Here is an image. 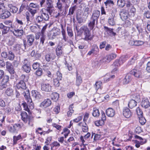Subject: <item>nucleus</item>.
Listing matches in <instances>:
<instances>
[{"label": "nucleus", "mask_w": 150, "mask_h": 150, "mask_svg": "<svg viewBox=\"0 0 150 150\" xmlns=\"http://www.w3.org/2000/svg\"><path fill=\"white\" fill-rule=\"evenodd\" d=\"M129 58V57L127 55H125L122 56L120 57L119 59L121 62V63L123 64L126 60Z\"/></svg>", "instance_id": "c9c22d12"}, {"label": "nucleus", "mask_w": 150, "mask_h": 150, "mask_svg": "<svg viewBox=\"0 0 150 150\" xmlns=\"http://www.w3.org/2000/svg\"><path fill=\"white\" fill-rule=\"evenodd\" d=\"M133 43H132L131 44L132 45H134L136 46H139L140 45H142L144 44V42H143L141 41H135L133 42Z\"/></svg>", "instance_id": "de8ad7c7"}, {"label": "nucleus", "mask_w": 150, "mask_h": 150, "mask_svg": "<svg viewBox=\"0 0 150 150\" xmlns=\"http://www.w3.org/2000/svg\"><path fill=\"white\" fill-rule=\"evenodd\" d=\"M32 94L33 96L37 99L40 98L42 97L40 93L36 90L32 91Z\"/></svg>", "instance_id": "aec40b11"}, {"label": "nucleus", "mask_w": 150, "mask_h": 150, "mask_svg": "<svg viewBox=\"0 0 150 150\" xmlns=\"http://www.w3.org/2000/svg\"><path fill=\"white\" fill-rule=\"evenodd\" d=\"M136 28L139 33H141L142 31V29L141 26L139 24H137L136 25Z\"/></svg>", "instance_id": "69168bd1"}, {"label": "nucleus", "mask_w": 150, "mask_h": 150, "mask_svg": "<svg viewBox=\"0 0 150 150\" xmlns=\"http://www.w3.org/2000/svg\"><path fill=\"white\" fill-rule=\"evenodd\" d=\"M116 20L115 19L114 15L109 17L108 19V23L110 25L114 26L115 24Z\"/></svg>", "instance_id": "4be33fe9"}, {"label": "nucleus", "mask_w": 150, "mask_h": 150, "mask_svg": "<svg viewBox=\"0 0 150 150\" xmlns=\"http://www.w3.org/2000/svg\"><path fill=\"white\" fill-rule=\"evenodd\" d=\"M141 105L143 108H150V103L148 99L143 100L141 103Z\"/></svg>", "instance_id": "4468645a"}, {"label": "nucleus", "mask_w": 150, "mask_h": 150, "mask_svg": "<svg viewBox=\"0 0 150 150\" xmlns=\"http://www.w3.org/2000/svg\"><path fill=\"white\" fill-rule=\"evenodd\" d=\"M136 111L138 117H140L141 116L143 115V112L139 107H137L136 108Z\"/></svg>", "instance_id": "c03bdc74"}, {"label": "nucleus", "mask_w": 150, "mask_h": 150, "mask_svg": "<svg viewBox=\"0 0 150 150\" xmlns=\"http://www.w3.org/2000/svg\"><path fill=\"white\" fill-rule=\"evenodd\" d=\"M105 5L107 6L108 5H110L111 4H113L114 3L113 1L110 0H108L104 2Z\"/></svg>", "instance_id": "338daca9"}, {"label": "nucleus", "mask_w": 150, "mask_h": 150, "mask_svg": "<svg viewBox=\"0 0 150 150\" xmlns=\"http://www.w3.org/2000/svg\"><path fill=\"white\" fill-rule=\"evenodd\" d=\"M0 28L2 29V33L3 34H7L10 29V28L4 25L2 23H0Z\"/></svg>", "instance_id": "f8f14e48"}, {"label": "nucleus", "mask_w": 150, "mask_h": 150, "mask_svg": "<svg viewBox=\"0 0 150 150\" xmlns=\"http://www.w3.org/2000/svg\"><path fill=\"white\" fill-rule=\"evenodd\" d=\"M136 58L135 57H133L131 59L129 60L128 62V64L129 65L133 64L135 62Z\"/></svg>", "instance_id": "052dcab7"}, {"label": "nucleus", "mask_w": 150, "mask_h": 150, "mask_svg": "<svg viewBox=\"0 0 150 150\" xmlns=\"http://www.w3.org/2000/svg\"><path fill=\"white\" fill-rule=\"evenodd\" d=\"M80 30L82 32H84V35L85 36L84 40H91L93 39V36L91 35L88 28L87 26L83 25L80 28Z\"/></svg>", "instance_id": "20e7f679"}, {"label": "nucleus", "mask_w": 150, "mask_h": 150, "mask_svg": "<svg viewBox=\"0 0 150 150\" xmlns=\"http://www.w3.org/2000/svg\"><path fill=\"white\" fill-rule=\"evenodd\" d=\"M41 90L45 92H50L51 90V86L50 84L43 83L41 85Z\"/></svg>", "instance_id": "9d476101"}, {"label": "nucleus", "mask_w": 150, "mask_h": 150, "mask_svg": "<svg viewBox=\"0 0 150 150\" xmlns=\"http://www.w3.org/2000/svg\"><path fill=\"white\" fill-rule=\"evenodd\" d=\"M106 112L108 116L111 117H113L115 114L114 110L113 109L110 108H108L106 110Z\"/></svg>", "instance_id": "dca6fc26"}, {"label": "nucleus", "mask_w": 150, "mask_h": 150, "mask_svg": "<svg viewBox=\"0 0 150 150\" xmlns=\"http://www.w3.org/2000/svg\"><path fill=\"white\" fill-rule=\"evenodd\" d=\"M144 17H145L147 18H150V12L149 11H146L144 13Z\"/></svg>", "instance_id": "0e129e2a"}, {"label": "nucleus", "mask_w": 150, "mask_h": 150, "mask_svg": "<svg viewBox=\"0 0 150 150\" xmlns=\"http://www.w3.org/2000/svg\"><path fill=\"white\" fill-rule=\"evenodd\" d=\"M76 6L75 5L70 8L69 10V15H73L74 14V11L75 10L76 8Z\"/></svg>", "instance_id": "a18cd8bd"}, {"label": "nucleus", "mask_w": 150, "mask_h": 150, "mask_svg": "<svg viewBox=\"0 0 150 150\" xmlns=\"http://www.w3.org/2000/svg\"><path fill=\"white\" fill-rule=\"evenodd\" d=\"M29 6L34 8H38L39 7V6L37 4L33 3H30L29 5Z\"/></svg>", "instance_id": "bf43d9fd"}, {"label": "nucleus", "mask_w": 150, "mask_h": 150, "mask_svg": "<svg viewBox=\"0 0 150 150\" xmlns=\"http://www.w3.org/2000/svg\"><path fill=\"white\" fill-rule=\"evenodd\" d=\"M31 55L33 57H34L36 58H38L40 56V54L38 53L37 52H36L35 50H33L32 51L31 54Z\"/></svg>", "instance_id": "58836bf2"}, {"label": "nucleus", "mask_w": 150, "mask_h": 150, "mask_svg": "<svg viewBox=\"0 0 150 150\" xmlns=\"http://www.w3.org/2000/svg\"><path fill=\"white\" fill-rule=\"evenodd\" d=\"M23 27L21 26V28H19V43H20V48L23 50L25 49V47L26 45V42L25 40V35L23 29Z\"/></svg>", "instance_id": "7ed1b4c3"}, {"label": "nucleus", "mask_w": 150, "mask_h": 150, "mask_svg": "<svg viewBox=\"0 0 150 150\" xmlns=\"http://www.w3.org/2000/svg\"><path fill=\"white\" fill-rule=\"evenodd\" d=\"M122 113L124 116L127 118H129L132 116V113L130 110L127 107L123 108Z\"/></svg>", "instance_id": "6e6552de"}, {"label": "nucleus", "mask_w": 150, "mask_h": 150, "mask_svg": "<svg viewBox=\"0 0 150 150\" xmlns=\"http://www.w3.org/2000/svg\"><path fill=\"white\" fill-rule=\"evenodd\" d=\"M18 125L19 124H15L12 127H9V131L12 133L16 132Z\"/></svg>", "instance_id": "c756f323"}, {"label": "nucleus", "mask_w": 150, "mask_h": 150, "mask_svg": "<svg viewBox=\"0 0 150 150\" xmlns=\"http://www.w3.org/2000/svg\"><path fill=\"white\" fill-rule=\"evenodd\" d=\"M56 52L57 55L58 57H60L63 53L62 47L60 45H58L56 49Z\"/></svg>", "instance_id": "6ab92c4d"}, {"label": "nucleus", "mask_w": 150, "mask_h": 150, "mask_svg": "<svg viewBox=\"0 0 150 150\" xmlns=\"http://www.w3.org/2000/svg\"><path fill=\"white\" fill-rule=\"evenodd\" d=\"M137 102L134 100H130L128 104L129 107L130 108H132L135 107L137 105Z\"/></svg>", "instance_id": "5701e85b"}, {"label": "nucleus", "mask_w": 150, "mask_h": 150, "mask_svg": "<svg viewBox=\"0 0 150 150\" xmlns=\"http://www.w3.org/2000/svg\"><path fill=\"white\" fill-rule=\"evenodd\" d=\"M11 32L16 37L19 36V29L15 28L11 30Z\"/></svg>", "instance_id": "3c124183"}, {"label": "nucleus", "mask_w": 150, "mask_h": 150, "mask_svg": "<svg viewBox=\"0 0 150 150\" xmlns=\"http://www.w3.org/2000/svg\"><path fill=\"white\" fill-rule=\"evenodd\" d=\"M132 75L130 73L127 74L125 76L124 79L122 81V82L124 84L128 83L132 80Z\"/></svg>", "instance_id": "ddd939ff"}, {"label": "nucleus", "mask_w": 150, "mask_h": 150, "mask_svg": "<svg viewBox=\"0 0 150 150\" xmlns=\"http://www.w3.org/2000/svg\"><path fill=\"white\" fill-rule=\"evenodd\" d=\"M45 39V36L44 34H41V37L40 38V44H42L43 45Z\"/></svg>", "instance_id": "4d7b16f0"}, {"label": "nucleus", "mask_w": 150, "mask_h": 150, "mask_svg": "<svg viewBox=\"0 0 150 150\" xmlns=\"http://www.w3.org/2000/svg\"><path fill=\"white\" fill-rule=\"evenodd\" d=\"M9 80V77L8 75H4L2 81L1 82L2 84L3 83L5 85H8V81Z\"/></svg>", "instance_id": "a878e982"}, {"label": "nucleus", "mask_w": 150, "mask_h": 150, "mask_svg": "<svg viewBox=\"0 0 150 150\" xmlns=\"http://www.w3.org/2000/svg\"><path fill=\"white\" fill-rule=\"evenodd\" d=\"M100 11L96 10L93 11L92 17L98 20L100 15Z\"/></svg>", "instance_id": "c85d7f7f"}, {"label": "nucleus", "mask_w": 150, "mask_h": 150, "mask_svg": "<svg viewBox=\"0 0 150 150\" xmlns=\"http://www.w3.org/2000/svg\"><path fill=\"white\" fill-rule=\"evenodd\" d=\"M27 42L28 45L31 46L32 45L35 40V37L33 35H30L27 36Z\"/></svg>", "instance_id": "2eb2a0df"}, {"label": "nucleus", "mask_w": 150, "mask_h": 150, "mask_svg": "<svg viewBox=\"0 0 150 150\" xmlns=\"http://www.w3.org/2000/svg\"><path fill=\"white\" fill-rule=\"evenodd\" d=\"M15 57V55L11 51L8 52L7 59L10 60H13Z\"/></svg>", "instance_id": "72a5a7b5"}, {"label": "nucleus", "mask_w": 150, "mask_h": 150, "mask_svg": "<svg viewBox=\"0 0 150 150\" xmlns=\"http://www.w3.org/2000/svg\"><path fill=\"white\" fill-rule=\"evenodd\" d=\"M59 96V94L56 92L53 93L51 95V99L55 101H56L58 99Z\"/></svg>", "instance_id": "cd10ccee"}, {"label": "nucleus", "mask_w": 150, "mask_h": 150, "mask_svg": "<svg viewBox=\"0 0 150 150\" xmlns=\"http://www.w3.org/2000/svg\"><path fill=\"white\" fill-rule=\"evenodd\" d=\"M13 90L11 88H8L5 91L6 94L8 96H11L13 94Z\"/></svg>", "instance_id": "393cba45"}, {"label": "nucleus", "mask_w": 150, "mask_h": 150, "mask_svg": "<svg viewBox=\"0 0 150 150\" xmlns=\"http://www.w3.org/2000/svg\"><path fill=\"white\" fill-rule=\"evenodd\" d=\"M122 64L120 60L116 59L112 64V66H114L115 68L114 69L113 71H116L117 70V67H119Z\"/></svg>", "instance_id": "412c9836"}, {"label": "nucleus", "mask_w": 150, "mask_h": 150, "mask_svg": "<svg viewBox=\"0 0 150 150\" xmlns=\"http://www.w3.org/2000/svg\"><path fill=\"white\" fill-rule=\"evenodd\" d=\"M73 106V105L72 104L69 106V110L67 112V114L68 116H71V115L74 112V110L72 109Z\"/></svg>", "instance_id": "ea45409f"}, {"label": "nucleus", "mask_w": 150, "mask_h": 150, "mask_svg": "<svg viewBox=\"0 0 150 150\" xmlns=\"http://www.w3.org/2000/svg\"><path fill=\"white\" fill-rule=\"evenodd\" d=\"M61 33L60 30L57 28L54 27L48 35L49 38L51 40L54 39L56 36L60 35Z\"/></svg>", "instance_id": "39448f33"}, {"label": "nucleus", "mask_w": 150, "mask_h": 150, "mask_svg": "<svg viewBox=\"0 0 150 150\" xmlns=\"http://www.w3.org/2000/svg\"><path fill=\"white\" fill-rule=\"evenodd\" d=\"M102 86V82L100 81H99L96 82L94 85V87L97 90L99 88H101Z\"/></svg>", "instance_id": "f704fd0d"}, {"label": "nucleus", "mask_w": 150, "mask_h": 150, "mask_svg": "<svg viewBox=\"0 0 150 150\" xmlns=\"http://www.w3.org/2000/svg\"><path fill=\"white\" fill-rule=\"evenodd\" d=\"M56 76L57 77L56 78H57V79L60 80H62V75L59 71H57V72L56 73Z\"/></svg>", "instance_id": "13d9d810"}, {"label": "nucleus", "mask_w": 150, "mask_h": 150, "mask_svg": "<svg viewBox=\"0 0 150 150\" xmlns=\"http://www.w3.org/2000/svg\"><path fill=\"white\" fill-rule=\"evenodd\" d=\"M60 80L58 79H57V78H56L54 79V85L56 87L59 86V81Z\"/></svg>", "instance_id": "6e6d98bb"}, {"label": "nucleus", "mask_w": 150, "mask_h": 150, "mask_svg": "<svg viewBox=\"0 0 150 150\" xmlns=\"http://www.w3.org/2000/svg\"><path fill=\"white\" fill-rule=\"evenodd\" d=\"M52 102L50 99H45L40 104L41 107H44L47 108L49 107L51 105Z\"/></svg>", "instance_id": "9b49d317"}, {"label": "nucleus", "mask_w": 150, "mask_h": 150, "mask_svg": "<svg viewBox=\"0 0 150 150\" xmlns=\"http://www.w3.org/2000/svg\"><path fill=\"white\" fill-rule=\"evenodd\" d=\"M8 7L10 8V11L13 13H16L18 11V8L15 6H13L12 4H8Z\"/></svg>", "instance_id": "b1692460"}, {"label": "nucleus", "mask_w": 150, "mask_h": 150, "mask_svg": "<svg viewBox=\"0 0 150 150\" xmlns=\"http://www.w3.org/2000/svg\"><path fill=\"white\" fill-rule=\"evenodd\" d=\"M125 5L128 8H129L132 6V4L128 0H127L125 2Z\"/></svg>", "instance_id": "680f3d73"}, {"label": "nucleus", "mask_w": 150, "mask_h": 150, "mask_svg": "<svg viewBox=\"0 0 150 150\" xmlns=\"http://www.w3.org/2000/svg\"><path fill=\"white\" fill-rule=\"evenodd\" d=\"M25 78L24 75H22L20 76L21 81L19 82V90L22 92V93L25 97V99L26 100L28 104L29 105L30 108L33 109L34 108V105L30 98L29 91L27 89L25 84L23 81Z\"/></svg>", "instance_id": "f257e3e1"}, {"label": "nucleus", "mask_w": 150, "mask_h": 150, "mask_svg": "<svg viewBox=\"0 0 150 150\" xmlns=\"http://www.w3.org/2000/svg\"><path fill=\"white\" fill-rule=\"evenodd\" d=\"M139 118V121L140 123L142 125H144L146 122V120L145 118L143 117V115L140 117H138Z\"/></svg>", "instance_id": "e433bc0d"}, {"label": "nucleus", "mask_w": 150, "mask_h": 150, "mask_svg": "<svg viewBox=\"0 0 150 150\" xmlns=\"http://www.w3.org/2000/svg\"><path fill=\"white\" fill-rule=\"evenodd\" d=\"M24 64L22 67L23 70L26 73H29L30 71V68L28 64V62L27 59H25L23 62Z\"/></svg>", "instance_id": "1a4fd4ad"}, {"label": "nucleus", "mask_w": 150, "mask_h": 150, "mask_svg": "<svg viewBox=\"0 0 150 150\" xmlns=\"http://www.w3.org/2000/svg\"><path fill=\"white\" fill-rule=\"evenodd\" d=\"M45 10L47 11V13H48L49 14L51 15L52 13L54 11V8H48L46 7V8H45Z\"/></svg>", "instance_id": "09e8293b"}, {"label": "nucleus", "mask_w": 150, "mask_h": 150, "mask_svg": "<svg viewBox=\"0 0 150 150\" xmlns=\"http://www.w3.org/2000/svg\"><path fill=\"white\" fill-rule=\"evenodd\" d=\"M93 115L96 117H98L100 115V112L98 109L96 108H94L92 113Z\"/></svg>", "instance_id": "473e14b6"}, {"label": "nucleus", "mask_w": 150, "mask_h": 150, "mask_svg": "<svg viewBox=\"0 0 150 150\" xmlns=\"http://www.w3.org/2000/svg\"><path fill=\"white\" fill-rule=\"evenodd\" d=\"M21 115V119L24 122H26L27 120L28 115L25 112H22Z\"/></svg>", "instance_id": "2f4dec72"}, {"label": "nucleus", "mask_w": 150, "mask_h": 150, "mask_svg": "<svg viewBox=\"0 0 150 150\" xmlns=\"http://www.w3.org/2000/svg\"><path fill=\"white\" fill-rule=\"evenodd\" d=\"M67 33L69 36L71 37L73 36V34L72 29L70 27H67Z\"/></svg>", "instance_id": "4c0bfd02"}, {"label": "nucleus", "mask_w": 150, "mask_h": 150, "mask_svg": "<svg viewBox=\"0 0 150 150\" xmlns=\"http://www.w3.org/2000/svg\"><path fill=\"white\" fill-rule=\"evenodd\" d=\"M104 29L108 32V33L109 34L110 36H112L116 35V33L113 32V29L108 28L105 26H104Z\"/></svg>", "instance_id": "a211bd4d"}, {"label": "nucleus", "mask_w": 150, "mask_h": 150, "mask_svg": "<svg viewBox=\"0 0 150 150\" xmlns=\"http://www.w3.org/2000/svg\"><path fill=\"white\" fill-rule=\"evenodd\" d=\"M84 13L83 15L86 16L87 17L89 14V8L88 7H85L83 8Z\"/></svg>", "instance_id": "37998d69"}, {"label": "nucleus", "mask_w": 150, "mask_h": 150, "mask_svg": "<svg viewBox=\"0 0 150 150\" xmlns=\"http://www.w3.org/2000/svg\"><path fill=\"white\" fill-rule=\"evenodd\" d=\"M146 70L148 72L150 73V61L147 64Z\"/></svg>", "instance_id": "774afa93"}, {"label": "nucleus", "mask_w": 150, "mask_h": 150, "mask_svg": "<svg viewBox=\"0 0 150 150\" xmlns=\"http://www.w3.org/2000/svg\"><path fill=\"white\" fill-rule=\"evenodd\" d=\"M43 73L42 70V68H39L35 72L36 75L38 76H41Z\"/></svg>", "instance_id": "79ce46f5"}, {"label": "nucleus", "mask_w": 150, "mask_h": 150, "mask_svg": "<svg viewBox=\"0 0 150 150\" xmlns=\"http://www.w3.org/2000/svg\"><path fill=\"white\" fill-rule=\"evenodd\" d=\"M54 59V57L53 56V54H47L46 55L45 59L46 61L48 62L50 61L51 60H53Z\"/></svg>", "instance_id": "7c9ffc66"}, {"label": "nucleus", "mask_w": 150, "mask_h": 150, "mask_svg": "<svg viewBox=\"0 0 150 150\" xmlns=\"http://www.w3.org/2000/svg\"><path fill=\"white\" fill-rule=\"evenodd\" d=\"M104 122L101 120H98L95 122V125L97 126H101L104 124Z\"/></svg>", "instance_id": "603ef678"}, {"label": "nucleus", "mask_w": 150, "mask_h": 150, "mask_svg": "<svg viewBox=\"0 0 150 150\" xmlns=\"http://www.w3.org/2000/svg\"><path fill=\"white\" fill-rule=\"evenodd\" d=\"M40 15L36 18V21L38 23H40L48 20L49 16L45 8L42 9L40 11Z\"/></svg>", "instance_id": "f03ea898"}, {"label": "nucleus", "mask_w": 150, "mask_h": 150, "mask_svg": "<svg viewBox=\"0 0 150 150\" xmlns=\"http://www.w3.org/2000/svg\"><path fill=\"white\" fill-rule=\"evenodd\" d=\"M130 73L131 75H133L135 77L137 78H140L142 74L140 69L136 67L135 69H133L131 70Z\"/></svg>", "instance_id": "0eeeda50"}, {"label": "nucleus", "mask_w": 150, "mask_h": 150, "mask_svg": "<svg viewBox=\"0 0 150 150\" xmlns=\"http://www.w3.org/2000/svg\"><path fill=\"white\" fill-rule=\"evenodd\" d=\"M11 13L9 11L5 10L3 13L0 15V18L5 19L9 17Z\"/></svg>", "instance_id": "f3484780"}, {"label": "nucleus", "mask_w": 150, "mask_h": 150, "mask_svg": "<svg viewBox=\"0 0 150 150\" xmlns=\"http://www.w3.org/2000/svg\"><path fill=\"white\" fill-rule=\"evenodd\" d=\"M99 49L97 45H93L92 48L91 50L92 51L93 54H97L98 52Z\"/></svg>", "instance_id": "a19ab883"}, {"label": "nucleus", "mask_w": 150, "mask_h": 150, "mask_svg": "<svg viewBox=\"0 0 150 150\" xmlns=\"http://www.w3.org/2000/svg\"><path fill=\"white\" fill-rule=\"evenodd\" d=\"M21 106L23 107L24 110L28 112H29V109L28 108L27 104L25 102L21 104Z\"/></svg>", "instance_id": "8fccbe9b"}, {"label": "nucleus", "mask_w": 150, "mask_h": 150, "mask_svg": "<svg viewBox=\"0 0 150 150\" xmlns=\"http://www.w3.org/2000/svg\"><path fill=\"white\" fill-rule=\"evenodd\" d=\"M40 66V63L38 62L34 63L33 64V68L34 69H36Z\"/></svg>", "instance_id": "e2e57ef3"}, {"label": "nucleus", "mask_w": 150, "mask_h": 150, "mask_svg": "<svg viewBox=\"0 0 150 150\" xmlns=\"http://www.w3.org/2000/svg\"><path fill=\"white\" fill-rule=\"evenodd\" d=\"M116 57V55L115 53H111L104 57L102 59V61L103 63H108L112 60L115 59Z\"/></svg>", "instance_id": "423d86ee"}, {"label": "nucleus", "mask_w": 150, "mask_h": 150, "mask_svg": "<svg viewBox=\"0 0 150 150\" xmlns=\"http://www.w3.org/2000/svg\"><path fill=\"white\" fill-rule=\"evenodd\" d=\"M117 5L121 7H123L125 5V3L122 0H118L117 1Z\"/></svg>", "instance_id": "864d4df0"}, {"label": "nucleus", "mask_w": 150, "mask_h": 150, "mask_svg": "<svg viewBox=\"0 0 150 150\" xmlns=\"http://www.w3.org/2000/svg\"><path fill=\"white\" fill-rule=\"evenodd\" d=\"M82 80L80 76H78L77 73L76 84L77 86H79L82 83Z\"/></svg>", "instance_id": "bb28decb"}, {"label": "nucleus", "mask_w": 150, "mask_h": 150, "mask_svg": "<svg viewBox=\"0 0 150 150\" xmlns=\"http://www.w3.org/2000/svg\"><path fill=\"white\" fill-rule=\"evenodd\" d=\"M56 7H57L60 10V11H62V4L60 0H58L57 1V3Z\"/></svg>", "instance_id": "5fc2aeb1"}, {"label": "nucleus", "mask_w": 150, "mask_h": 150, "mask_svg": "<svg viewBox=\"0 0 150 150\" xmlns=\"http://www.w3.org/2000/svg\"><path fill=\"white\" fill-rule=\"evenodd\" d=\"M19 86V83H15L14 84V87L15 88V89L16 90V97L17 98H18L19 96L18 95V90L19 89L18 88Z\"/></svg>", "instance_id": "49530a36"}]
</instances>
